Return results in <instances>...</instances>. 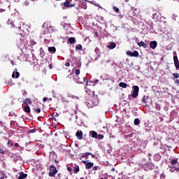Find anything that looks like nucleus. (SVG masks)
Returning <instances> with one entry per match:
<instances>
[{
	"label": "nucleus",
	"mask_w": 179,
	"mask_h": 179,
	"mask_svg": "<svg viewBox=\"0 0 179 179\" xmlns=\"http://www.w3.org/2000/svg\"><path fill=\"white\" fill-rule=\"evenodd\" d=\"M49 177H55V175L57 173H58V170L57 169V167L55 166L51 165L49 168Z\"/></svg>",
	"instance_id": "obj_1"
},
{
	"label": "nucleus",
	"mask_w": 179,
	"mask_h": 179,
	"mask_svg": "<svg viewBox=\"0 0 179 179\" xmlns=\"http://www.w3.org/2000/svg\"><path fill=\"white\" fill-rule=\"evenodd\" d=\"M133 89L134 91L131 96L134 99H136V97H138V94H139V87L138 85H134Z\"/></svg>",
	"instance_id": "obj_2"
},
{
	"label": "nucleus",
	"mask_w": 179,
	"mask_h": 179,
	"mask_svg": "<svg viewBox=\"0 0 179 179\" xmlns=\"http://www.w3.org/2000/svg\"><path fill=\"white\" fill-rule=\"evenodd\" d=\"M83 163L85 164V169L86 170H90V169H92L93 166H94V163L93 162H87V161H83Z\"/></svg>",
	"instance_id": "obj_3"
},
{
	"label": "nucleus",
	"mask_w": 179,
	"mask_h": 179,
	"mask_svg": "<svg viewBox=\"0 0 179 179\" xmlns=\"http://www.w3.org/2000/svg\"><path fill=\"white\" fill-rule=\"evenodd\" d=\"M127 55H129V57H139V52L138 51L135 50L134 52L131 51H127Z\"/></svg>",
	"instance_id": "obj_4"
},
{
	"label": "nucleus",
	"mask_w": 179,
	"mask_h": 179,
	"mask_svg": "<svg viewBox=\"0 0 179 179\" xmlns=\"http://www.w3.org/2000/svg\"><path fill=\"white\" fill-rule=\"evenodd\" d=\"M173 62H174V65L176 66V69H178L179 71V61H178V57L173 56Z\"/></svg>",
	"instance_id": "obj_5"
},
{
	"label": "nucleus",
	"mask_w": 179,
	"mask_h": 179,
	"mask_svg": "<svg viewBox=\"0 0 179 179\" xmlns=\"http://www.w3.org/2000/svg\"><path fill=\"white\" fill-rule=\"evenodd\" d=\"M73 6H75V5L72 4V3L69 2V0H66L64 3V8H73Z\"/></svg>",
	"instance_id": "obj_6"
},
{
	"label": "nucleus",
	"mask_w": 179,
	"mask_h": 179,
	"mask_svg": "<svg viewBox=\"0 0 179 179\" xmlns=\"http://www.w3.org/2000/svg\"><path fill=\"white\" fill-rule=\"evenodd\" d=\"M76 136H77L78 139L80 141L83 139V132L82 130H78L76 134Z\"/></svg>",
	"instance_id": "obj_7"
},
{
	"label": "nucleus",
	"mask_w": 179,
	"mask_h": 179,
	"mask_svg": "<svg viewBox=\"0 0 179 179\" xmlns=\"http://www.w3.org/2000/svg\"><path fill=\"white\" fill-rule=\"evenodd\" d=\"M19 76H20V73H19L17 71V69H15V71L13 72L12 78L13 79H15H15H17V78H19Z\"/></svg>",
	"instance_id": "obj_8"
},
{
	"label": "nucleus",
	"mask_w": 179,
	"mask_h": 179,
	"mask_svg": "<svg viewBox=\"0 0 179 179\" xmlns=\"http://www.w3.org/2000/svg\"><path fill=\"white\" fill-rule=\"evenodd\" d=\"M17 45H23L24 44V36H21L19 40L17 41Z\"/></svg>",
	"instance_id": "obj_9"
},
{
	"label": "nucleus",
	"mask_w": 179,
	"mask_h": 179,
	"mask_svg": "<svg viewBox=\"0 0 179 179\" xmlns=\"http://www.w3.org/2000/svg\"><path fill=\"white\" fill-rule=\"evenodd\" d=\"M150 47L152 48V50H155L156 47H157V42L155 41L150 42Z\"/></svg>",
	"instance_id": "obj_10"
},
{
	"label": "nucleus",
	"mask_w": 179,
	"mask_h": 179,
	"mask_svg": "<svg viewBox=\"0 0 179 179\" xmlns=\"http://www.w3.org/2000/svg\"><path fill=\"white\" fill-rule=\"evenodd\" d=\"M48 51H49V52H50V54H55V52H57V48H55V47H54V46L49 47Z\"/></svg>",
	"instance_id": "obj_11"
},
{
	"label": "nucleus",
	"mask_w": 179,
	"mask_h": 179,
	"mask_svg": "<svg viewBox=\"0 0 179 179\" xmlns=\"http://www.w3.org/2000/svg\"><path fill=\"white\" fill-rule=\"evenodd\" d=\"M90 135L91 138H94V139H96L97 138V132H96L94 131H90Z\"/></svg>",
	"instance_id": "obj_12"
},
{
	"label": "nucleus",
	"mask_w": 179,
	"mask_h": 179,
	"mask_svg": "<svg viewBox=\"0 0 179 179\" xmlns=\"http://www.w3.org/2000/svg\"><path fill=\"white\" fill-rule=\"evenodd\" d=\"M27 178V173H24L23 172H20L19 173L18 179H24V178Z\"/></svg>",
	"instance_id": "obj_13"
},
{
	"label": "nucleus",
	"mask_w": 179,
	"mask_h": 179,
	"mask_svg": "<svg viewBox=\"0 0 179 179\" xmlns=\"http://www.w3.org/2000/svg\"><path fill=\"white\" fill-rule=\"evenodd\" d=\"M115 47H117V44H115V43L114 42L111 43L110 45H108V48H109L110 50H114Z\"/></svg>",
	"instance_id": "obj_14"
},
{
	"label": "nucleus",
	"mask_w": 179,
	"mask_h": 179,
	"mask_svg": "<svg viewBox=\"0 0 179 179\" xmlns=\"http://www.w3.org/2000/svg\"><path fill=\"white\" fill-rule=\"evenodd\" d=\"M90 155H92V152L83 153L81 154L80 159H82V157H86V159H87V157L90 156Z\"/></svg>",
	"instance_id": "obj_15"
},
{
	"label": "nucleus",
	"mask_w": 179,
	"mask_h": 179,
	"mask_svg": "<svg viewBox=\"0 0 179 179\" xmlns=\"http://www.w3.org/2000/svg\"><path fill=\"white\" fill-rule=\"evenodd\" d=\"M73 170L74 174H78V173H79L80 171L79 166L76 164L73 167Z\"/></svg>",
	"instance_id": "obj_16"
},
{
	"label": "nucleus",
	"mask_w": 179,
	"mask_h": 179,
	"mask_svg": "<svg viewBox=\"0 0 179 179\" xmlns=\"http://www.w3.org/2000/svg\"><path fill=\"white\" fill-rule=\"evenodd\" d=\"M69 42L70 44H75V43H76V38H75V37H70L69 38Z\"/></svg>",
	"instance_id": "obj_17"
},
{
	"label": "nucleus",
	"mask_w": 179,
	"mask_h": 179,
	"mask_svg": "<svg viewBox=\"0 0 179 179\" xmlns=\"http://www.w3.org/2000/svg\"><path fill=\"white\" fill-rule=\"evenodd\" d=\"M138 45L139 47H143V48H148V45H146V43H145V42L143 41H141L140 43H138Z\"/></svg>",
	"instance_id": "obj_18"
},
{
	"label": "nucleus",
	"mask_w": 179,
	"mask_h": 179,
	"mask_svg": "<svg viewBox=\"0 0 179 179\" xmlns=\"http://www.w3.org/2000/svg\"><path fill=\"white\" fill-rule=\"evenodd\" d=\"M147 166L150 169V170H155V164L150 162L148 164Z\"/></svg>",
	"instance_id": "obj_19"
},
{
	"label": "nucleus",
	"mask_w": 179,
	"mask_h": 179,
	"mask_svg": "<svg viewBox=\"0 0 179 179\" xmlns=\"http://www.w3.org/2000/svg\"><path fill=\"white\" fill-rule=\"evenodd\" d=\"M24 111L28 114L30 113V106H29V105H26L24 108Z\"/></svg>",
	"instance_id": "obj_20"
},
{
	"label": "nucleus",
	"mask_w": 179,
	"mask_h": 179,
	"mask_svg": "<svg viewBox=\"0 0 179 179\" xmlns=\"http://www.w3.org/2000/svg\"><path fill=\"white\" fill-rule=\"evenodd\" d=\"M119 86L120 87H123V89H127V87L128 86V85L125 83H119Z\"/></svg>",
	"instance_id": "obj_21"
},
{
	"label": "nucleus",
	"mask_w": 179,
	"mask_h": 179,
	"mask_svg": "<svg viewBox=\"0 0 179 179\" xmlns=\"http://www.w3.org/2000/svg\"><path fill=\"white\" fill-rule=\"evenodd\" d=\"M24 103L26 104V106H29V104H31V99H25L24 101Z\"/></svg>",
	"instance_id": "obj_22"
},
{
	"label": "nucleus",
	"mask_w": 179,
	"mask_h": 179,
	"mask_svg": "<svg viewBox=\"0 0 179 179\" xmlns=\"http://www.w3.org/2000/svg\"><path fill=\"white\" fill-rule=\"evenodd\" d=\"M82 9H87V3L83 2L81 4Z\"/></svg>",
	"instance_id": "obj_23"
},
{
	"label": "nucleus",
	"mask_w": 179,
	"mask_h": 179,
	"mask_svg": "<svg viewBox=\"0 0 179 179\" xmlns=\"http://www.w3.org/2000/svg\"><path fill=\"white\" fill-rule=\"evenodd\" d=\"M33 110L35 111L36 114H40L41 113V109L40 108H34Z\"/></svg>",
	"instance_id": "obj_24"
},
{
	"label": "nucleus",
	"mask_w": 179,
	"mask_h": 179,
	"mask_svg": "<svg viewBox=\"0 0 179 179\" xmlns=\"http://www.w3.org/2000/svg\"><path fill=\"white\" fill-rule=\"evenodd\" d=\"M76 50H80V51H82V50H83V47L82 46V45L78 44L76 46Z\"/></svg>",
	"instance_id": "obj_25"
},
{
	"label": "nucleus",
	"mask_w": 179,
	"mask_h": 179,
	"mask_svg": "<svg viewBox=\"0 0 179 179\" xmlns=\"http://www.w3.org/2000/svg\"><path fill=\"white\" fill-rule=\"evenodd\" d=\"M139 124H141V120H139L138 118H136L134 120V125H139Z\"/></svg>",
	"instance_id": "obj_26"
},
{
	"label": "nucleus",
	"mask_w": 179,
	"mask_h": 179,
	"mask_svg": "<svg viewBox=\"0 0 179 179\" xmlns=\"http://www.w3.org/2000/svg\"><path fill=\"white\" fill-rule=\"evenodd\" d=\"M155 107L156 110H157L158 111H160V110H162V106L159 103H156Z\"/></svg>",
	"instance_id": "obj_27"
},
{
	"label": "nucleus",
	"mask_w": 179,
	"mask_h": 179,
	"mask_svg": "<svg viewBox=\"0 0 179 179\" xmlns=\"http://www.w3.org/2000/svg\"><path fill=\"white\" fill-rule=\"evenodd\" d=\"M103 138H104V136L103 134H97V136L96 138V139H103Z\"/></svg>",
	"instance_id": "obj_28"
},
{
	"label": "nucleus",
	"mask_w": 179,
	"mask_h": 179,
	"mask_svg": "<svg viewBox=\"0 0 179 179\" xmlns=\"http://www.w3.org/2000/svg\"><path fill=\"white\" fill-rule=\"evenodd\" d=\"M113 10H114L115 12H116V13L120 12V8H118V7H117V6H114L113 7Z\"/></svg>",
	"instance_id": "obj_29"
},
{
	"label": "nucleus",
	"mask_w": 179,
	"mask_h": 179,
	"mask_svg": "<svg viewBox=\"0 0 179 179\" xmlns=\"http://www.w3.org/2000/svg\"><path fill=\"white\" fill-rule=\"evenodd\" d=\"M178 162L176 159H173L172 161H171V164H173V166H176V164H177Z\"/></svg>",
	"instance_id": "obj_30"
},
{
	"label": "nucleus",
	"mask_w": 179,
	"mask_h": 179,
	"mask_svg": "<svg viewBox=\"0 0 179 179\" xmlns=\"http://www.w3.org/2000/svg\"><path fill=\"white\" fill-rule=\"evenodd\" d=\"M173 76L176 79H178V78H179V73H173Z\"/></svg>",
	"instance_id": "obj_31"
},
{
	"label": "nucleus",
	"mask_w": 179,
	"mask_h": 179,
	"mask_svg": "<svg viewBox=\"0 0 179 179\" xmlns=\"http://www.w3.org/2000/svg\"><path fill=\"white\" fill-rule=\"evenodd\" d=\"M36 129H29L28 131V134H34V132H36Z\"/></svg>",
	"instance_id": "obj_32"
},
{
	"label": "nucleus",
	"mask_w": 179,
	"mask_h": 179,
	"mask_svg": "<svg viewBox=\"0 0 179 179\" xmlns=\"http://www.w3.org/2000/svg\"><path fill=\"white\" fill-rule=\"evenodd\" d=\"M75 73H76V76H78V75H80V70L76 69L75 70Z\"/></svg>",
	"instance_id": "obj_33"
},
{
	"label": "nucleus",
	"mask_w": 179,
	"mask_h": 179,
	"mask_svg": "<svg viewBox=\"0 0 179 179\" xmlns=\"http://www.w3.org/2000/svg\"><path fill=\"white\" fill-rule=\"evenodd\" d=\"M8 146H13V141L12 140L8 141Z\"/></svg>",
	"instance_id": "obj_34"
},
{
	"label": "nucleus",
	"mask_w": 179,
	"mask_h": 179,
	"mask_svg": "<svg viewBox=\"0 0 179 179\" xmlns=\"http://www.w3.org/2000/svg\"><path fill=\"white\" fill-rule=\"evenodd\" d=\"M99 179H108V176L107 175V173H105L103 177H101Z\"/></svg>",
	"instance_id": "obj_35"
},
{
	"label": "nucleus",
	"mask_w": 179,
	"mask_h": 179,
	"mask_svg": "<svg viewBox=\"0 0 179 179\" xmlns=\"http://www.w3.org/2000/svg\"><path fill=\"white\" fill-rule=\"evenodd\" d=\"M74 80L75 82H76V83H79V77L78 76L74 77Z\"/></svg>",
	"instance_id": "obj_36"
},
{
	"label": "nucleus",
	"mask_w": 179,
	"mask_h": 179,
	"mask_svg": "<svg viewBox=\"0 0 179 179\" xmlns=\"http://www.w3.org/2000/svg\"><path fill=\"white\" fill-rule=\"evenodd\" d=\"M172 169H174L176 171H179V168L177 167L176 166H172Z\"/></svg>",
	"instance_id": "obj_37"
},
{
	"label": "nucleus",
	"mask_w": 179,
	"mask_h": 179,
	"mask_svg": "<svg viewBox=\"0 0 179 179\" xmlns=\"http://www.w3.org/2000/svg\"><path fill=\"white\" fill-rule=\"evenodd\" d=\"M0 154L1 155H5V151H3V149L0 148Z\"/></svg>",
	"instance_id": "obj_38"
},
{
	"label": "nucleus",
	"mask_w": 179,
	"mask_h": 179,
	"mask_svg": "<svg viewBox=\"0 0 179 179\" xmlns=\"http://www.w3.org/2000/svg\"><path fill=\"white\" fill-rule=\"evenodd\" d=\"M83 80H84V82H85V83H89V80L87 79V78H84Z\"/></svg>",
	"instance_id": "obj_39"
},
{
	"label": "nucleus",
	"mask_w": 179,
	"mask_h": 179,
	"mask_svg": "<svg viewBox=\"0 0 179 179\" xmlns=\"http://www.w3.org/2000/svg\"><path fill=\"white\" fill-rule=\"evenodd\" d=\"M1 174V177H0V179H4L5 178V175H3V173H0Z\"/></svg>",
	"instance_id": "obj_40"
},
{
	"label": "nucleus",
	"mask_w": 179,
	"mask_h": 179,
	"mask_svg": "<svg viewBox=\"0 0 179 179\" xmlns=\"http://www.w3.org/2000/svg\"><path fill=\"white\" fill-rule=\"evenodd\" d=\"M67 170H68V171L71 172V171H72V168L70 166H68Z\"/></svg>",
	"instance_id": "obj_41"
},
{
	"label": "nucleus",
	"mask_w": 179,
	"mask_h": 179,
	"mask_svg": "<svg viewBox=\"0 0 179 179\" xmlns=\"http://www.w3.org/2000/svg\"><path fill=\"white\" fill-rule=\"evenodd\" d=\"M65 66L69 67L71 66V64H69V62H66Z\"/></svg>",
	"instance_id": "obj_42"
},
{
	"label": "nucleus",
	"mask_w": 179,
	"mask_h": 179,
	"mask_svg": "<svg viewBox=\"0 0 179 179\" xmlns=\"http://www.w3.org/2000/svg\"><path fill=\"white\" fill-rule=\"evenodd\" d=\"M143 103H146V99H145V96L142 99Z\"/></svg>",
	"instance_id": "obj_43"
},
{
	"label": "nucleus",
	"mask_w": 179,
	"mask_h": 179,
	"mask_svg": "<svg viewBox=\"0 0 179 179\" xmlns=\"http://www.w3.org/2000/svg\"><path fill=\"white\" fill-rule=\"evenodd\" d=\"M39 148L40 149H43V148H44V144H40Z\"/></svg>",
	"instance_id": "obj_44"
},
{
	"label": "nucleus",
	"mask_w": 179,
	"mask_h": 179,
	"mask_svg": "<svg viewBox=\"0 0 179 179\" xmlns=\"http://www.w3.org/2000/svg\"><path fill=\"white\" fill-rule=\"evenodd\" d=\"M90 156H92V159H96V155H90Z\"/></svg>",
	"instance_id": "obj_45"
},
{
	"label": "nucleus",
	"mask_w": 179,
	"mask_h": 179,
	"mask_svg": "<svg viewBox=\"0 0 179 179\" xmlns=\"http://www.w3.org/2000/svg\"><path fill=\"white\" fill-rule=\"evenodd\" d=\"M57 177H58L59 178H61V177H62V173H58V174H57Z\"/></svg>",
	"instance_id": "obj_46"
},
{
	"label": "nucleus",
	"mask_w": 179,
	"mask_h": 179,
	"mask_svg": "<svg viewBox=\"0 0 179 179\" xmlns=\"http://www.w3.org/2000/svg\"><path fill=\"white\" fill-rule=\"evenodd\" d=\"M15 148H19V143H15Z\"/></svg>",
	"instance_id": "obj_47"
},
{
	"label": "nucleus",
	"mask_w": 179,
	"mask_h": 179,
	"mask_svg": "<svg viewBox=\"0 0 179 179\" xmlns=\"http://www.w3.org/2000/svg\"><path fill=\"white\" fill-rule=\"evenodd\" d=\"M10 64L13 65H13H15V62H13V60H10Z\"/></svg>",
	"instance_id": "obj_48"
},
{
	"label": "nucleus",
	"mask_w": 179,
	"mask_h": 179,
	"mask_svg": "<svg viewBox=\"0 0 179 179\" xmlns=\"http://www.w3.org/2000/svg\"><path fill=\"white\" fill-rule=\"evenodd\" d=\"M97 169H98V166H94L92 170L96 171V170H97Z\"/></svg>",
	"instance_id": "obj_49"
},
{
	"label": "nucleus",
	"mask_w": 179,
	"mask_h": 179,
	"mask_svg": "<svg viewBox=\"0 0 179 179\" xmlns=\"http://www.w3.org/2000/svg\"><path fill=\"white\" fill-rule=\"evenodd\" d=\"M49 69H52V64H49Z\"/></svg>",
	"instance_id": "obj_50"
},
{
	"label": "nucleus",
	"mask_w": 179,
	"mask_h": 179,
	"mask_svg": "<svg viewBox=\"0 0 179 179\" xmlns=\"http://www.w3.org/2000/svg\"><path fill=\"white\" fill-rule=\"evenodd\" d=\"M55 163L56 164H58L59 163V161L55 159Z\"/></svg>",
	"instance_id": "obj_51"
},
{
	"label": "nucleus",
	"mask_w": 179,
	"mask_h": 179,
	"mask_svg": "<svg viewBox=\"0 0 179 179\" xmlns=\"http://www.w3.org/2000/svg\"><path fill=\"white\" fill-rule=\"evenodd\" d=\"M43 102L47 101V98L44 97V98L43 99Z\"/></svg>",
	"instance_id": "obj_52"
},
{
	"label": "nucleus",
	"mask_w": 179,
	"mask_h": 179,
	"mask_svg": "<svg viewBox=\"0 0 179 179\" xmlns=\"http://www.w3.org/2000/svg\"><path fill=\"white\" fill-rule=\"evenodd\" d=\"M111 171H115V168H113V169H111Z\"/></svg>",
	"instance_id": "obj_53"
},
{
	"label": "nucleus",
	"mask_w": 179,
	"mask_h": 179,
	"mask_svg": "<svg viewBox=\"0 0 179 179\" xmlns=\"http://www.w3.org/2000/svg\"><path fill=\"white\" fill-rule=\"evenodd\" d=\"M97 51H99V49L97 48H96L95 52H97Z\"/></svg>",
	"instance_id": "obj_54"
},
{
	"label": "nucleus",
	"mask_w": 179,
	"mask_h": 179,
	"mask_svg": "<svg viewBox=\"0 0 179 179\" xmlns=\"http://www.w3.org/2000/svg\"><path fill=\"white\" fill-rule=\"evenodd\" d=\"M124 2H126V3L129 2V0H124Z\"/></svg>",
	"instance_id": "obj_55"
},
{
	"label": "nucleus",
	"mask_w": 179,
	"mask_h": 179,
	"mask_svg": "<svg viewBox=\"0 0 179 179\" xmlns=\"http://www.w3.org/2000/svg\"><path fill=\"white\" fill-rule=\"evenodd\" d=\"M80 179H85V178H80Z\"/></svg>",
	"instance_id": "obj_56"
},
{
	"label": "nucleus",
	"mask_w": 179,
	"mask_h": 179,
	"mask_svg": "<svg viewBox=\"0 0 179 179\" xmlns=\"http://www.w3.org/2000/svg\"><path fill=\"white\" fill-rule=\"evenodd\" d=\"M19 29H22L20 27H19Z\"/></svg>",
	"instance_id": "obj_57"
},
{
	"label": "nucleus",
	"mask_w": 179,
	"mask_h": 179,
	"mask_svg": "<svg viewBox=\"0 0 179 179\" xmlns=\"http://www.w3.org/2000/svg\"><path fill=\"white\" fill-rule=\"evenodd\" d=\"M57 1H61V0H57Z\"/></svg>",
	"instance_id": "obj_58"
}]
</instances>
